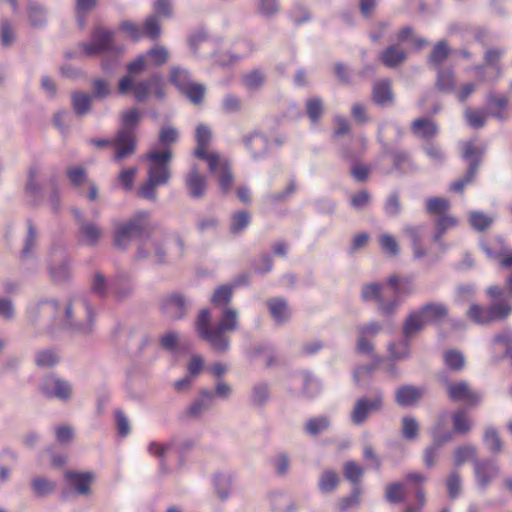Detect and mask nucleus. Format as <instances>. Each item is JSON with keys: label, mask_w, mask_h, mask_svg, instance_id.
Listing matches in <instances>:
<instances>
[{"label": "nucleus", "mask_w": 512, "mask_h": 512, "mask_svg": "<svg viewBox=\"0 0 512 512\" xmlns=\"http://www.w3.org/2000/svg\"><path fill=\"white\" fill-rule=\"evenodd\" d=\"M143 159L148 162L147 180L139 188L138 195L142 198L155 201L156 189L166 185L171 177L169 163L172 159L171 149H151Z\"/></svg>", "instance_id": "obj_2"}, {"label": "nucleus", "mask_w": 512, "mask_h": 512, "mask_svg": "<svg viewBox=\"0 0 512 512\" xmlns=\"http://www.w3.org/2000/svg\"><path fill=\"white\" fill-rule=\"evenodd\" d=\"M372 98L376 104L385 105L392 101L393 95L391 85L388 80L376 83L373 87Z\"/></svg>", "instance_id": "obj_33"}, {"label": "nucleus", "mask_w": 512, "mask_h": 512, "mask_svg": "<svg viewBox=\"0 0 512 512\" xmlns=\"http://www.w3.org/2000/svg\"><path fill=\"white\" fill-rule=\"evenodd\" d=\"M512 312L511 304H499L488 308L489 322L505 319Z\"/></svg>", "instance_id": "obj_60"}, {"label": "nucleus", "mask_w": 512, "mask_h": 512, "mask_svg": "<svg viewBox=\"0 0 512 512\" xmlns=\"http://www.w3.org/2000/svg\"><path fill=\"white\" fill-rule=\"evenodd\" d=\"M114 33L98 28L92 35L91 42L82 45L83 51L86 55H95L113 48Z\"/></svg>", "instance_id": "obj_14"}, {"label": "nucleus", "mask_w": 512, "mask_h": 512, "mask_svg": "<svg viewBox=\"0 0 512 512\" xmlns=\"http://www.w3.org/2000/svg\"><path fill=\"white\" fill-rule=\"evenodd\" d=\"M483 250L488 258L499 260L502 267H512V252L508 251L502 238L497 237L489 245H483Z\"/></svg>", "instance_id": "obj_17"}, {"label": "nucleus", "mask_w": 512, "mask_h": 512, "mask_svg": "<svg viewBox=\"0 0 512 512\" xmlns=\"http://www.w3.org/2000/svg\"><path fill=\"white\" fill-rule=\"evenodd\" d=\"M91 100L92 97L87 94L81 92L73 93L72 105L75 112L81 116L87 114L91 108Z\"/></svg>", "instance_id": "obj_42"}, {"label": "nucleus", "mask_w": 512, "mask_h": 512, "mask_svg": "<svg viewBox=\"0 0 512 512\" xmlns=\"http://www.w3.org/2000/svg\"><path fill=\"white\" fill-rule=\"evenodd\" d=\"M148 451L162 461L178 453L173 443L151 442L148 446Z\"/></svg>", "instance_id": "obj_35"}, {"label": "nucleus", "mask_w": 512, "mask_h": 512, "mask_svg": "<svg viewBox=\"0 0 512 512\" xmlns=\"http://www.w3.org/2000/svg\"><path fill=\"white\" fill-rule=\"evenodd\" d=\"M489 116L491 115L488 110H473L471 108H467L464 112V117L469 126L476 129L482 128Z\"/></svg>", "instance_id": "obj_37"}, {"label": "nucleus", "mask_w": 512, "mask_h": 512, "mask_svg": "<svg viewBox=\"0 0 512 512\" xmlns=\"http://www.w3.org/2000/svg\"><path fill=\"white\" fill-rule=\"evenodd\" d=\"M422 397V391L412 386H403L396 392V401L401 406H412Z\"/></svg>", "instance_id": "obj_30"}, {"label": "nucleus", "mask_w": 512, "mask_h": 512, "mask_svg": "<svg viewBox=\"0 0 512 512\" xmlns=\"http://www.w3.org/2000/svg\"><path fill=\"white\" fill-rule=\"evenodd\" d=\"M448 315L447 307L442 303H429L419 310L412 312L405 322L404 333L406 336L413 335L425 326L437 324Z\"/></svg>", "instance_id": "obj_6"}, {"label": "nucleus", "mask_w": 512, "mask_h": 512, "mask_svg": "<svg viewBox=\"0 0 512 512\" xmlns=\"http://www.w3.org/2000/svg\"><path fill=\"white\" fill-rule=\"evenodd\" d=\"M149 213L140 211L127 223L120 224L115 231L114 242L119 248H126L132 239L148 228Z\"/></svg>", "instance_id": "obj_8"}, {"label": "nucleus", "mask_w": 512, "mask_h": 512, "mask_svg": "<svg viewBox=\"0 0 512 512\" xmlns=\"http://www.w3.org/2000/svg\"><path fill=\"white\" fill-rule=\"evenodd\" d=\"M233 295V287L223 285L218 287L211 298V302L215 307H225L230 303Z\"/></svg>", "instance_id": "obj_39"}, {"label": "nucleus", "mask_w": 512, "mask_h": 512, "mask_svg": "<svg viewBox=\"0 0 512 512\" xmlns=\"http://www.w3.org/2000/svg\"><path fill=\"white\" fill-rule=\"evenodd\" d=\"M211 139V132L205 125L196 128L197 148L195 155L207 162L210 173L217 176L222 192L227 193L233 183L228 160L216 152H208L207 146Z\"/></svg>", "instance_id": "obj_3"}, {"label": "nucleus", "mask_w": 512, "mask_h": 512, "mask_svg": "<svg viewBox=\"0 0 512 512\" xmlns=\"http://www.w3.org/2000/svg\"><path fill=\"white\" fill-rule=\"evenodd\" d=\"M141 116V112L136 108L121 113V122L124 129L118 132L113 141L115 147L114 159L116 161H121L134 153L136 140L132 129L138 125Z\"/></svg>", "instance_id": "obj_5"}, {"label": "nucleus", "mask_w": 512, "mask_h": 512, "mask_svg": "<svg viewBox=\"0 0 512 512\" xmlns=\"http://www.w3.org/2000/svg\"><path fill=\"white\" fill-rule=\"evenodd\" d=\"M446 392L449 399L453 402L476 405L481 400V395L471 389L465 381L446 382Z\"/></svg>", "instance_id": "obj_13"}, {"label": "nucleus", "mask_w": 512, "mask_h": 512, "mask_svg": "<svg viewBox=\"0 0 512 512\" xmlns=\"http://www.w3.org/2000/svg\"><path fill=\"white\" fill-rule=\"evenodd\" d=\"M382 286L378 283H370L364 285L362 288V298L364 301H376L377 303L381 300Z\"/></svg>", "instance_id": "obj_62"}, {"label": "nucleus", "mask_w": 512, "mask_h": 512, "mask_svg": "<svg viewBox=\"0 0 512 512\" xmlns=\"http://www.w3.org/2000/svg\"><path fill=\"white\" fill-rule=\"evenodd\" d=\"M469 221L475 230L483 231L492 224L493 219L483 212L473 211L469 215Z\"/></svg>", "instance_id": "obj_52"}, {"label": "nucleus", "mask_w": 512, "mask_h": 512, "mask_svg": "<svg viewBox=\"0 0 512 512\" xmlns=\"http://www.w3.org/2000/svg\"><path fill=\"white\" fill-rule=\"evenodd\" d=\"M41 391L47 397L66 400L71 396L72 389L68 382L51 375L44 378Z\"/></svg>", "instance_id": "obj_15"}, {"label": "nucleus", "mask_w": 512, "mask_h": 512, "mask_svg": "<svg viewBox=\"0 0 512 512\" xmlns=\"http://www.w3.org/2000/svg\"><path fill=\"white\" fill-rule=\"evenodd\" d=\"M244 85L250 90H256L260 88L264 83L263 74L258 71H251L243 77Z\"/></svg>", "instance_id": "obj_64"}, {"label": "nucleus", "mask_w": 512, "mask_h": 512, "mask_svg": "<svg viewBox=\"0 0 512 512\" xmlns=\"http://www.w3.org/2000/svg\"><path fill=\"white\" fill-rule=\"evenodd\" d=\"M343 470L345 477L355 484L359 483L363 476V468L353 461L346 462Z\"/></svg>", "instance_id": "obj_59"}, {"label": "nucleus", "mask_w": 512, "mask_h": 512, "mask_svg": "<svg viewBox=\"0 0 512 512\" xmlns=\"http://www.w3.org/2000/svg\"><path fill=\"white\" fill-rule=\"evenodd\" d=\"M493 344L503 348L504 356L509 358L512 364V330L506 329L496 335L493 339Z\"/></svg>", "instance_id": "obj_41"}, {"label": "nucleus", "mask_w": 512, "mask_h": 512, "mask_svg": "<svg viewBox=\"0 0 512 512\" xmlns=\"http://www.w3.org/2000/svg\"><path fill=\"white\" fill-rule=\"evenodd\" d=\"M48 272L54 282L61 283L69 279L70 266L64 249L51 250L48 259Z\"/></svg>", "instance_id": "obj_12"}, {"label": "nucleus", "mask_w": 512, "mask_h": 512, "mask_svg": "<svg viewBox=\"0 0 512 512\" xmlns=\"http://www.w3.org/2000/svg\"><path fill=\"white\" fill-rule=\"evenodd\" d=\"M80 240L88 245H95L102 236V230L93 223H85L80 227Z\"/></svg>", "instance_id": "obj_34"}, {"label": "nucleus", "mask_w": 512, "mask_h": 512, "mask_svg": "<svg viewBox=\"0 0 512 512\" xmlns=\"http://www.w3.org/2000/svg\"><path fill=\"white\" fill-rule=\"evenodd\" d=\"M161 27L159 21L155 16L148 17L142 27V36H146L152 40L157 39L160 36Z\"/></svg>", "instance_id": "obj_54"}, {"label": "nucleus", "mask_w": 512, "mask_h": 512, "mask_svg": "<svg viewBox=\"0 0 512 512\" xmlns=\"http://www.w3.org/2000/svg\"><path fill=\"white\" fill-rule=\"evenodd\" d=\"M214 485L219 497L221 499H227L231 492L232 476L228 474H218L214 479Z\"/></svg>", "instance_id": "obj_44"}, {"label": "nucleus", "mask_w": 512, "mask_h": 512, "mask_svg": "<svg viewBox=\"0 0 512 512\" xmlns=\"http://www.w3.org/2000/svg\"><path fill=\"white\" fill-rule=\"evenodd\" d=\"M484 444L493 453L502 451V441L499 438L497 431L494 428H487L484 433Z\"/></svg>", "instance_id": "obj_50"}, {"label": "nucleus", "mask_w": 512, "mask_h": 512, "mask_svg": "<svg viewBox=\"0 0 512 512\" xmlns=\"http://www.w3.org/2000/svg\"><path fill=\"white\" fill-rule=\"evenodd\" d=\"M214 401V394L208 390L203 391L199 398L195 400L189 407L188 413L193 417L200 416L204 411L208 410Z\"/></svg>", "instance_id": "obj_32"}, {"label": "nucleus", "mask_w": 512, "mask_h": 512, "mask_svg": "<svg viewBox=\"0 0 512 512\" xmlns=\"http://www.w3.org/2000/svg\"><path fill=\"white\" fill-rule=\"evenodd\" d=\"M453 426L456 433H467L471 428V421L467 414L460 410L453 415Z\"/></svg>", "instance_id": "obj_57"}, {"label": "nucleus", "mask_w": 512, "mask_h": 512, "mask_svg": "<svg viewBox=\"0 0 512 512\" xmlns=\"http://www.w3.org/2000/svg\"><path fill=\"white\" fill-rule=\"evenodd\" d=\"M476 448L472 445H464L455 449L454 462L456 466H461L469 460H475Z\"/></svg>", "instance_id": "obj_47"}, {"label": "nucleus", "mask_w": 512, "mask_h": 512, "mask_svg": "<svg viewBox=\"0 0 512 512\" xmlns=\"http://www.w3.org/2000/svg\"><path fill=\"white\" fill-rule=\"evenodd\" d=\"M413 133L421 138H432L438 133L437 125L429 119L420 118L412 123Z\"/></svg>", "instance_id": "obj_31"}, {"label": "nucleus", "mask_w": 512, "mask_h": 512, "mask_svg": "<svg viewBox=\"0 0 512 512\" xmlns=\"http://www.w3.org/2000/svg\"><path fill=\"white\" fill-rule=\"evenodd\" d=\"M185 185L189 195L194 199L202 198L205 194L207 181L203 174L193 167L185 178Z\"/></svg>", "instance_id": "obj_19"}, {"label": "nucleus", "mask_w": 512, "mask_h": 512, "mask_svg": "<svg viewBox=\"0 0 512 512\" xmlns=\"http://www.w3.org/2000/svg\"><path fill=\"white\" fill-rule=\"evenodd\" d=\"M146 57L149 58L152 65L158 67L167 63L169 59V52L163 46H155L147 51Z\"/></svg>", "instance_id": "obj_49"}, {"label": "nucleus", "mask_w": 512, "mask_h": 512, "mask_svg": "<svg viewBox=\"0 0 512 512\" xmlns=\"http://www.w3.org/2000/svg\"><path fill=\"white\" fill-rule=\"evenodd\" d=\"M200 338L207 341L210 346L219 352H226L230 341L226 333L238 328V313L235 309L225 308L216 325H211V315L208 309H203L195 323Z\"/></svg>", "instance_id": "obj_1"}, {"label": "nucleus", "mask_w": 512, "mask_h": 512, "mask_svg": "<svg viewBox=\"0 0 512 512\" xmlns=\"http://www.w3.org/2000/svg\"><path fill=\"white\" fill-rule=\"evenodd\" d=\"M449 49L445 42L441 41L433 48V51L430 55L429 62L435 66L439 67L444 60L448 57Z\"/></svg>", "instance_id": "obj_56"}, {"label": "nucleus", "mask_w": 512, "mask_h": 512, "mask_svg": "<svg viewBox=\"0 0 512 512\" xmlns=\"http://www.w3.org/2000/svg\"><path fill=\"white\" fill-rule=\"evenodd\" d=\"M329 419L326 417L312 418L306 423V431L311 435H317L329 427Z\"/></svg>", "instance_id": "obj_61"}, {"label": "nucleus", "mask_w": 512, "mask_h": 512, "mask_svg": "<svg viewBox=\"0 0 512 512\" xmlns=\"http://www.w3.org/2000/svg\"><path fill=\"white\" fill-rule=\"evenodd\" d=\"M444 363L446 367L453 371H460L463 369L465 364L464 356L458 351H447L444 353Z\"/></svg>", "instance_id": "obj_45"}, {"label": "nucleus", "mask_w": 512, "mask_h": 512, "mask_svg": "<svg viewBox=\"0 0 512 512\" xmlns=\"http://www.w3.org/2000/svg\"><path fill=\"white\" fill-rule=\"evenodd\" d=\"M178 131L176 128L166 125L163 126L159 132V144L163 149H170V145L178 140Z\"/></svg>", "instance_id": "obj_51"}, {"label": "nucleus", "mask_w": 512, "mask_h": 512, "mask_svg": "<svg viewBox=\"0 0 512 512\" xmlns=\"http://www.w3.org/2000/svg\"><path fill=\"white\" fill-rule=\"evenodd\" d=\"M245 145L254 159L264 156L268 149L267 139L258 133L252 134L248 137L245 141Z\"/></svg>", "instance_id": "obj_27"}, {"label": "nucleus", "mask_w": 512, "mask_h": 512, "mask_svg": "<svg viewBox=\"0 0 512 512\" xmlns=\"http://www.w3.org/2000/svg\"><path fill=\"white\" fill-rule=\"evenodd\" d=\"M169 81L177 87L179 91L184 90L191 83L189 72L179 66H174L170 70Z\"/></svg>", "instance_id": "obj_36"}, {"label": "nucleus", "mask_w": 512, "mask_h": 512, "mask_svg": "<svg viewBox=\"0 0 512 512\" xmlns=\"http://www.w3.org/2000/svg\"><path fill=\"white\" fill-rule=\"evenodd\" d=\"M119 94H127L132 92L136 101H146L151 92H154L155 96L162 100L165 95V83L162 76L159 73L151 75L149 79L134 82L131 76H124L119 80L118 84Z\"/></svg>", "instance_id": "obj_4"}, {"label": "nucleus", "mask_w": 512, "mask_h": 512, "mask_svg": "<svg viewBox=\"0 0 512 512\" xmlns=\"http://www.w3.org/2000/svg\"><path fill=\"white\" fill-rule=\"evenodd\" d=\"M404 233L410 240L414 258H423L426 255V249L423 246L425 226H407L404 228Z\"/></svg>", "instance_id": "obj_20"}, {"label": "nucleus", "mask_w": 512, "mask_h": 512, "mask_svg": "<svg viewBox=\"0 0 512 512\" xmlns=\"http://www.w3.org/2000/svg\"><path fill=\"white\" fill-rule=\"evenodd\" d=\"M180 92L185 94L194 104H199L203 100L205 87L201 84L191 82Z\"/></svg>", "instance_id": "obj_53"}, {"label": "nucleus", "mask_w": 512, "mask_h": 512, "mask_svg": "<svg viewBox=\"0 0 512 512\" xmlns=\"http://www.w3.org/2000/svg\"><path fill=\"white\" fill-rule=\"evenodd\" d=\"M450 203L447 199L441 197H431L425 201V209L429 214L440 215L447 211Z\"/></svg>", "instance_id": "obj_43"}, {"label": "nucleus", "mask_w": 512, "mask_h": 512, "mask_svg": "<svg viewBox=\"0 0 512 512\" xmlns=\"http://www.w3.org/2000/svg\"><path fill=\"white\" fill-rule=\"evenodd\" d=\"M484 153L483 146H476L472 141L463 143V158L469 162V168L463 178L453 182L450 190L461 192L464 187L472 182L476 176L477 168L480 164V156Z\"/></svg>", "instance_id": "obj_9"}, {"label": "nucleus", "mask_w": 512, "mask_h": 512, "mask_svg": "<svg viewBox=\"0 0 512 512\" xmlns=\"http://www.w3.org/2000/svg\"><path fill=\"white\" fill-rule=\"evenodd\" d=\"M31 484H32V488H33L34 492L38 496L48 495L55 488V484L53 482H51L45 478H40V477L33 479Z\"/></svg>", "instance_id": "obj_63"}, {"label": "nucleus", "mask_w": 512, "mask_h": 512, "mask_svg": "<svg viewBox=\"0 0 512 512\" xmlns=\"http://www.w3.org/2000/svg\"><path fill=\"white\" fill-rule=\"evenodd\" d=\"M93 474L90 472H73L69 471L66 473V479L71 487L79 493L86 495L89 493L90 485L93 481Z\"/></svg>", "instance_id": "obj_24"}, {"label": "nucleus", "mask_w": 512, "mask_h": 512, "mask_svg": "<svg viewBox=\"0 0 512 512\" xmlns=\"http://www.w3.org/2000/svg\"><path fill=\"white\" fill-rule=\"evenodd\" d=\"M379 245L381 249L390 256L399 254V245L397 240L390 234H382L379 237Z\"/></svg>", "instance_id": "obj_55"}, {"label": "nucleus", "mask_w": 512, "mask_h": 512, "mask_svg": "<svg viewBox=\"0 0 512 512\" xmlns=\"http://www.w3.org/2000/svg\"><path fill=\"white\" fill-rule=\"evenodd\" d=\"M64 325L82 333H88L92 327V309L82 298H74L65 308Z\"/></svg>", "instance_id": "obj_7"}, {"label": "nucleus", "mask_w": 512, "mask_h": 512, "mask_svg": "<svg viewBox=\"0 0 512 512\" xmlns=\"http://www.w3.org/2000/svg\"><path fill=\"white\" fill-rule=\"evenodd\" d=\"M270 314L277 324L285 322L290 317V310L285 300L276 298L267 302Z\"/></svg>", "instance_id": "obj_29"}, {"label": "nucleus", "mask_w": 512, "mask_h": 512, "mask_svg": "<svg viewBox=\"0 0 512 512\" xmlns=\"http://www.w3.org/2000/svg\"><path fill=\"white\" fill-rule=\"evenodd\" d=\"M387 282L391 286L393 293L398 297L408 296L415 292V285L412 277L391 275L388 277Z\"/></svg>", "instance_id": "obj_25"}, {"label": "nucleus", "mask_w": 512, "mask_h": 512, "mask_svg": "<svg viewBox=\"0 0 512 512\" xmlns=\"http://www.w3.org/2000/svg\"><path fill=\"white\" fill-rule=\"evenodd\" d=\"M436 86L439 90L444 92H451L454 90V72L451 69H439Z\"/></svg>", "instance_id": "obj_40"}, {"label": "nucleus", "mask_w": 512, "mask_h": 512, "mask_svg": "<svg viewBox=\"0 0 512 512\" xmlns=\"http://www.w3.org/2000/svg\"><path fill=\"white\" fill-rule=\"evenodd\" d=\"M436 232L433 236L434 241H438L444 233L457 225V220L452 216H443L436 221Z\"/></svg>", "instance_id": "obj_58"}, {"label": "nucleus", "mask_w": 512, "mask_h": 512, "mask_svg": "<svg viewBox=\"0 0 512 512\" xmlns=\"http://www.w3.org/2000/svg\"><path fill=\"white\" fill-rule=\"evenodd\" d=\"M165 255L166 252L162 248V242L156 238L143 240L137 252L138 258L150 257L153 262L158 264L165 262Z\"/></svg>", "instance_id": "obj_18"}, {"label": "nucleus", "mask_w": 512, "mask_h": 512, "mask_svg": "<svg viewBox=\"0 0 512 512\" xmlns=\"http://www.w3.org/2000/svg\"><path fill=\"white\" fill-rule=\"evenodd\" d=\"M474 473L479 487L486 488L499 474V467L495 461L474 460Z\"/></svg>", "instance_id": "obj_16"}, {"label": "nucleus", "mask_w": 512, "mask_h": 512, "mask_svg": "<svg viewBox=\"0 0 512 512\" xmlns=\"http://www.w3.org/2000/svg\"><path fill=\"white\" fill-rule=\"evenodd\" d=\"M58 310V305L54 301H43L35 304L28 309V318L31 324L35 325L38 320H47Z\"/></svg>", "instance_id": "obj_23"}, {"label": "nucleus", "mask_w": 512, "mask_h": 512, "mask_svg": "<svg viewBox=\"0 0 512 512\" xmlns=\"http://www.w3.org/2000/svg\"><path fill=\"white\" fill-rule=\"evenodd\" d=\"M251 216L247 211H240L235 213L231 218L230 230L232 233L237 234L246 229L250 223Z\"/></svg>", "instance_id": "obj_46"}, {"label": "nucleus", "mask_w": 512, "mask_h": 512, "mask_svg": "<svg viewBox=\"0 0 512 512\" xmlns=\"http://www.w3.org/2000/svg\"><path fill=\"white\" fill-rule=\"evenodd\" d=\"M509 99L505 94L490 91L486 97L488 111L492 117L503 120L508 108Z\"/></svg>", "instance_id": "obj_22"}, {"label": "nucleus", "mask_w": 512, "mask_h": 512, "mask_svg": "<svg viewBox=\"0 0 512 512\" xmlns=\"http://www.w3.org/2000/svg\"><path fill=\"white\" fill-rule=\"evenodd\" d=\"M504 48H490L484 54V65L475 67L480 81H496L503 73L501 59L505 54Z\"/></svg>", "instance_id": "obj_10"}, {"label": "nucleus", "mask_w": 512, "mask_h": 512, "mask_svg": "<svg viewBox=\"0 0 512 512\" xmlns=\"http://www.w3.org/2000/svg\"><path fill=\"white\" fill-rule=\"evenodd\" d=\"M406 59L405 51L395 45L386 48L380 55L382 63L390 68L396 67Z\"/></svg>", "instance_id": "obj_28"}, {"label": "nucleus", "mask_w": 512, "mask_h": 512, "mask_svg": "<svg viewBox=\"0 0 512 512\" xmlns=\"http://www.w3.org/2000/svg\"><path fill=\"white\" fill-rule=\"evenodd\" d=\"M339 483V476L332 470H325L319 478L318 486L322 493H331Z\"/></svg>", "instance_id": "obj_38"}, {"label": "nucleus", "mask_w": 512, "mask_h": 512, "mask_svg": "<svg viewBox=\"0 0 512 512\" xmlns=\"http://www.w3.org/2000/svg\"><path fill=\"white\" fill-rule=\"evenodd\" d=\"M434 444L428 447L424 452V464L427 468H432L435 465L438 450L441 445L451 439V433L446 432L445 434L440 433V427L437 426L432 431Z\"/></svg>", "instance_id": "obj_21"}, {"label": "nucleus", "mask_w": 512, "mask_h": 512, "mask_svg": "<svg viewBox=\"0 0 512 512\" xmlns=\"http://www.w3.org/2000/svg\"><path fill=\"white\" fill-rule=\"evenodd\" d=\"M419 425L415 418L406 416L402 419L401 433L404 439L414 440L418 436Z\"/></svg>", "instance_id": "obj_48"}, {"label": "nucleus", "mask_w": 512, "mask_h": 512, "mask_svg": "<svg viewBox=\"0 0 512 512\" xmlns=\"http://www.w3.org/2000/svg\"><path fill=\"white\" fill-rule=\"evenodd\" d=\"M162 308L167 317L179 319L185 313L186 302L182 296L172 295L163 301Z\"/></svg>", "instance_id": "obj_26"}, {"label": "nucleus", "mask_w": 512, "mask_h": 512, "mask_svg": "<svg viewBox=\"0 0 512 512\" xmlns=\"http://www.w3.org/2000/svg\"><path fill=\"white\" fill-rule=\"evenodd\" d=\"M383 406V396L381 393L375 394L372 398L361 397L353 407L351 412V421L355 425L363 424L371 413L378 412Z\"/></svg>", "instance_id": "obj_11"}]
</instances>
